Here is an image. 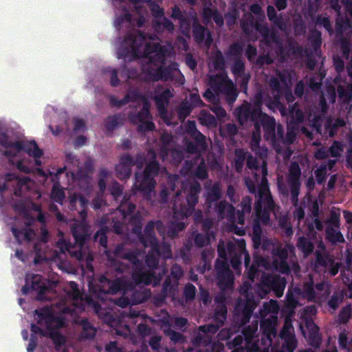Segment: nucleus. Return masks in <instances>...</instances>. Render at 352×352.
<instances>
[{"mask_svg":"<svg viewBox=\"0 0 352 352\" xmlns=\"http://www.w3.org/2000/svg\"><path fill=\"white\" fill-rule=\"evenodd\" d=\"M34 318L38 326L32 325L33 335L27 348L28 352H32L34 350L36 346L34 338L37 336H50L58 345L63 343L64 338L60 335L58 329L64 325V318L52 316L48 309H43L39 312L36 311Z\"/></svg>","mask_w":352,"mask_h":352,"instance_id":"nucleus-1","label":"nucleus"},{"mask_svg":"<svg viewBox=\"0 0 352 352\" xmlns=\"http://www.w3.org/2000/svg\"><path fill=\"white\" fill-rule=\"evenodd\" d=\"M0 145L3 148L5 155L13 164H16L17 168L21 171L28 173L31 171L32 163L22 160L23 153L38 158L41 155V151L38 149L34 142H29L21 144L20 142L12 143L8 141L6 135H0ZM36 164H38L37 159H35Z\"/></svg>","mask_w":352,"mask_h":352,"instance_id":"nucleus-2","label":"nucleus"},{"mask_svg":"<svg viewBox=\"0 0 352 352\" xmlns=\"http://www.w3.org/2000/svg\"><path fill=\"white\" fill-rule=\"evenodd\" d=\"M250 9L252 13L244 14L241 20V25L243 31L248 36L255 32L266 37L269 34V29L266 24L263 23L265 16L261 7L255 3L252 4Z\"/></svg>","mask_w":352,"mask_h":352,"instance_id":"nucleus-3","label":"nucleus"},{"mask_svg":"<svg viewBox=\"0 0 352 352\" xmlns=\"http://www.w3.org/2000/svg\"><path fill=\"white\" fill-rule=\"evenodd\" d=\"M158 166L155 162H152L146 168L143 175H137L135 186L141 191L151 192L155 188L153 176L156 174Z\"/></svg>","mask_w":352,"mask_h":352,"instance_id":"nucleus-4","label":"nucleus"},{"mask_svg":"<svg viewBox=\"0 0 352 352\" xmlns=\"http://www.w3.org/2000/svg\"><path fill=\"white\" fill-rule=\"evenodd\" d=\"M247 164L248 166L250 169H254L256 170L255 182L257 184H258V181L256 177L257 173L261 172L263 174V177L260 182V186L258 188V194L261 200L265 198V199L267 200V201H270V199L268 195L267 181L265 177V176L267 175L266 164L263 162L261 167H258L256 160L252 157H248Z\"/></svg>","mask_w":352,"mask_h":352,"instance_id":"nucleus-5","label":"nucleus"},{"mask_svg":"<svg viewBox=\"0 0 352 352\" xmlns=\"http://www.w3.org/2000/svg\"><path fill=\"white\" fill-rule=\"evenodd\" d=\"M145 23V18L143 15H140L139 19L135 22L132 18L128 10L126 9L123 10L122 13L118 15V13L116 14V19L114 21V26L115 28L120 30L123 28H133L135 26V23L138 27H142Z\"/></svg>","mask_w":352,"mask_h":352,"instance_id":"nucleus-6","label":"nucleus"},{"mask_svg":"<svg viewBox=\"0 0 352 352\" xmlns=\"http://www.w3.org/2000/svg\"><path fill=\"white\" fill-rule=\"evenodd\" d=\"M210 84L212 87H217L220 91H225L234 97L236 96L234 84L227 78V76L221 71L216 76H210Z\"/></svg>","mask_w":352,"mask_h":352,"instance_id":"nucleus-7","label":"nucleus"},{"mask_svg":"<svg viewBox=\"0 0 352 352\" xmlns=\"http://www.w3.org/2000/svg\"><path fill=\"white\" fill-rule=\"evenodd\" d=\"M196 21L197 19L195 18L193 34L196 41L198 44H212V39L210 31L196 23Z\"/></svg>","mask_w":352,"mask_h":352,"instance_id":"nucleus-8","label":"nucleus"},{"mask_svg":"<svg viewBox=\"0 0 352 352\" xmlns=\"http://www.w3.org/2000/svg\"><path fill=\"white\" fill-rule=\"evenodd\" d=\"M338 343L340 349L350 352L352 349V336H349L346 331L340 333Z\"/></svg>","mask_w":352,"mask_h":352,"instance_id":"nucleus-9","label":"nucleus"},{"mask_svg":"<svg viewBox=\"0 0 352 352\" xmlns=\"http://www.w3.org/2000/svg\"><path fill=\"white\" fill-rule=\"evenodd\" d=\"M153 23L155 29L157 31L166 30L168 32H172L174 30V25L173 23L165 17L154 20Z\"/></svg>","mask_w":352,"mask_h":352,"instance_id":"nucleus-10","label":"nucleus"},{"mask_svg":"<svg viewBox=\"0 0 352 352\" xmlns=\"http://www.w3.org/2000/svg\"><path fill=\"white\" fill-rule=\"evenodd\" d=\"M338 94L340 100L346 104V108H347L348 106L351 107L350 102L352 96V87L347 85L344 89L342 87H340Z\"/></svg>","mask_w":352,"mask_h":352,"instance_id":"nucleus-11","label":"nucleus"},{"mask_svg":"<svg viewBox=\"0 0 352 352\" xmlns=\"http://www.w3.org/2000/svg\"><path fill=\"white\" fill-rule=\"evenodd\" d=\"M199 190H200L199 185L197 184H195L193 186V187L192 188L191 193L189 195V197L187 198V201H188V203L190 208V210H188L187 211L182 210V214L184 216L188 215L190 214V212H191L192 207L197 202V196L196 195L199 192Z\"/></svg>","mask_w":352,"mask_h":352,"instance_id":"nucleus-12","label":"nucleus"},{"mask_svg":"<svg viewBox=\"0 0 352 352\" xmlns=\"http://www.w3.org/2000/svg\"><path fill=\"white\" fill-rule=\"evenodd\" d=\"M300 175V170L297 164L294 163L291 165L289 168V182L294 186H298V179Z\"/></svg>","mask_w":352,"mask_h":352,"instance_id":"nucleus-13","label":"nucleus"},{"mask_svg":"<svg viewBox=\"0 0 352 352\" xmlns=\"http://www.w3.org/2000/svg\"><path fill=\"white\" fill-rule=\"evenodd\" d=\"M12 232L19 243H21L24 241H29L34 235V232L30 228L25 229L23 232H16V230L13 228Z\"/></svg>","mask_w":352,"mask_h":352,"instance_id":"nucleus-14","label":"nucleus"},{"mask_svg":"<svg viewBox=\"0 0 352 352\" xmlns=\"http://www.w3.org/2000/svg\"><path fill=\"white\" fill-rule=\"evenodd\" d=\"M122 44H151L149 41H146V36L142 33H139L138 36H133L130 35L129 38L125 40ZM153 44H158L154 43Z\"/></svg>","mask_w":352,"mask_h":352,"instance_id":"nucleus-15","label":"nucleus"},{"mask_svg":"<svg viewBox=\"0 0 352 352\" xmlns=\"http://www.w3.org/2000/svg\"><path fill=\"white\" fill-rule=\"evenodd\" d=\"M171 96V93L169 90H165L164 92L156 96V102L160 112L162 113L165 104L167 103L168 99Z\"/></svg>","mask_w":352,"mask_h":352,"instance_id":"nucleus-16","label":"nucleus"},{"mask_svg":"<svg viewBox=\"0 0 352 352\" xmlns=\"http://www.w3.org/2000/svg\"><path fill=\"white\" fill-rule=\"evenodd\" d=\"M69 287V296L72 299L75 306L76 307V305L77 303H78V301L82 300L80 293L78 289L77 285L75 283L70 282Z\"/></svg>","mask_w":352,"mask_h":352,"instance_id":"nucleus-17","label":"nucleus"},{"mask_svg":"<svg viewBox=\"0 0 352 352\" xmlns=\"http://www.w3.org/2000/svg\"><path fill=\"white\" fill-rule=\"evenodd\" d=\"M267 12L270 21H271L274 25H276L280 29H283V25L280 22V19L276 16V12L274 8L272 6H268Z\"/></svg>","mask_w":352,"mask_h":352,"instance_id":"nucleus-18","label":"nucleus"},{"mask_svg":"<svg viewBox=\"0 0 352 352\" xmlns=\"http://www.w3.org/2000/svg\"><path fill=\"white\" fill-rule=\"evenodd\" d=\"M329 239L333 242H342L344 240L343 236L339 231L329 229L327 232Z\"/></svg>","mask_w":352,"mask_h":352,"instance_id":"nucleus-19","label":"nucleus"},{"mask_svg":"<svg viewBox=\"0 0 352 352\" xmlns=\"http://www.w3.org/2000/svg\"><path fill=\"white\" fill-rule=\"evenodd\" d=\"M52 196L54 201L62 203L65 195L63 190L58 185H55L52 190Z\"/></svg>","mask_w":352,"mask_h":352,"instance_id":"nucleus-20","label":"nucleus"},{"mask_svg":"<svg viewBox=\"0 0 352 352\" xmlns=\"http://www.w3.org/2000/svg\"><path fill=\"white\" fill-rule=\"evenodd\" d=\"M316 23L318 25L323 26L330 34H332L333 28L329 18L320 16L317 19Z\"/></svg>","mask_w":352,"mask_h":352,"instance_id":"nucleus-21","label":"nucleus"},{"mask_svg":"<svg viewBox=\"0 0 352 352\" xmlns=\"http://www.w3.org/2000/svg\"><path fill=\"white\" fill-rule=\"evenodd\" d=\"M293 336V328L289 322H286L281 332V337L285 339L292 340Z\"/></svg>","mask_w":352,"mask_h":352,"instance_id":"nucleus-22","label":"nucleus"},{"mask_svg":"<svg viewBox=\"0 0 352 352\" xmlns=\"http://www.w3.org/2000/svg\"><path fill=\"white\" fill-rule=\"evenodd\" d=\"M298 245L305 254H309L313 250L312 244L305 238L299 239Z\"/></svg>","mask_w":352,"mask_h":352,"instance_id":"nucleus-23","label":"nucleus"},{"mask_svg":"<svg viewBox=\"0 0 352 352\" xmlns=\"http://www.w3.org/2000/svg\"><path fill=\"white\" fill-rule=\"evenodd\" d=\"M116 170L122 178L128 177L130 175V170L126 164H119L116 167Z\"/></svg>","mask_w":352,"mask_h":352,"instance_id":"nucleus-24","label":"nucleus"},{"mask_svg":"<svg viewBox=\"0 0 352 352\" xmlns=\"http://www.w3.org/2000/svg\"><path fill=\"white\" fill-rule=\"evenodd\" d=\"M239 12L236 10H232L231 12L226 14V19L227 20V23L228 25H232L234 24L236 21V19L239 17Z\"/></svg>","mask_w":352,"mask_h":352,"instance_id":"nucleus-25","label":"nucleus"},{"mask_svg":"<svg viewBox=\"0 0 352 352\" xmlns=\"http://www.w3.org/2000/svg\"><path fill=\"white\" fill-rule=\"evenodd\" d=\"M343 151L342 144L338 142H335L329 149V153L333 157L340 156Z\"/></svg>","mask_w":352,"mask_h":352,"instance_id":"nucleus-26","label":"nucleus"},{"mask_svg":"<svg viewBox=\"0 0 352 352\" xmlns=\"http://www.w3.org/2000/svg\"><path fill=\"white\" fill-rule=\"evenodd\" d=\"M313 283H311V285L306 284L304 287V295L306 296V298L308 300H315L316 296L314 295L313 291L314 288L312 286Z\"/></svg>","mask_w":352,"mask_h":352,"instance_id":"nucleus-27","label":"nucleus"},{"mask_svg":"<svg viewBox=\"0 0 352 352\" xmlns=\"http://www.w3.org/2000/svg\"><path fill=\"white\" fill-rule=\"evenodd\" d=\"M151 11L155 17L154 20L164 17V10L158 5H153Z\"/></svg>","mask_w":352,"mask_h":352,"instance_id":"nucleus-28","label":"nucleus"},{"mask_svg":"<svg viewBox=\"0 0 352 352\" xmlns=\"http://www.w3.org/2000/svg\"><path fill=\"white\" fill-rule=\"evenodd\" d=\"M180 28L182 32L184 34H187L189 33L190 30V23L188 21H187L184 17L183 19H180L179 21Z\"/></svg>","mask_w":352,"mask_h":352,"instance_id":"nucleus-29","label":"nucleus"},{"mask_svg":"<svg viewBox=\"0 0 352 352\" xmlns=\"http://www.w3.org/2000/svg\"><path fill=\"white\" fill-rule=\"evenodd\" d=\"M342 297L341 296H333L329 302V305L333 310H335L342 302Z\"/></svg>","mask_w":352,"mask_h":352,"instance_id":"nucleus-30","label":"nucleus"},{"mask_svg":"<svg viewBox=\"0 0 352 352\" xmlns=\"http://www.w3.org/2000/svg\"><path fill=\"white\" fill-rule=\"evenodd\" d=\"M216 11L217 10H212L208 7L204 8L203 10V16H204L205 21L206 22H208L209 21H210L212 19Z\"/></svg>","mask_w":352,"mask_h":352,"instance_id":"nucleus-31","label":"nucleus"},{"mask_svg":"<svg viewBox=\"0 0 352 352\" xmlns=\"http://www.w3.org/2000/svg\"><path fill=\"white\" fill-rule=\"evenodd\" d=\"M338 3L340 2L344 6L346 11L352 17V0H336Z\"/></svg>","mask_w":352,"mask_h":352,"instance_id":"nucleus-32","label":"nucleus"},{"mask_svg":"<svg viewBox=\"0 0 352 352\" xmlns=\"http://www.w3.org/2000/svg\"><path fill=\"white\" fill-rule=\"evenodd\" d=\"M79 202L81 207L84 208L88 203V201L85 199L80 197L74 196L71 199V203L75 204L76 202Z\"/></svg>","mask_w":352,"mask_h":352,"instance_id":"nucleus-33","label":"nucleus"},{"mask_svg":"<svg viewBox=\"0 0 352 352\" xmlns=\"http://www.w3.org/2000/svg\"><path fill=\"white\" fill-rule=\"evenodd\" d=\"M195 294V287L193 285H188L185 289V295L187 298H192Z\"/></svg>","mask_w":352,"mask_h":352,"instance_id":"nucleus-34","label":"nucleus"},{"mask_svg":"<svg viewBox=\"0 0 352 352\" xmlns=\"http://www.w3.org/2000/svg\"><path fill=\"white\" fill-rule=\"evenodd\" d=\"M212 19L219 26H221L223 25V18L222 15L220 13H219L217 11L215 12Z\"/></svg>","mask_w":352,"mask_h":352,"instance_id":"nucleus-35","label":"nucleus"},{"mask_svg":"<svg viewBox=\"0 0 352 352\" xmlns=\"http://www.w3.org/2000/svg\"><path fill=\"white\" fill-rule=\"evenodd\" d=\"M220 212L222 214H225L226 212L229 213L230 214H232L234 212V208L230 205H225L223 206H220Z\"/></svg>","mask_w":352,"mask_h":352,"instance_id":"nucleus-36","label":"nucleus"},{"mask_svg":"<svg viewBox=\"0 0 352 352\" xmlns=\"http://www.w3.org/2000/svg\"><path fill=\"white\" fill-rule=\"evenodd\" d=\"M33 279H34V280H33L32 286H31L32 289L36 290V289L43 287V285H40L38 283L40 281V277L38 276H34L33 277Z\"/></svg>","mask_w":352,"mask_h":352,"instance_id":"nucleus-37","label":"nucleus"},{"mask_svg":"<svg viewBox=\"0 0 352 352\" xmlns=\"http://www.w3.org/2000/svg\"><path fill=\"white\" fill-rule=\"evenodd\" d=\"M186 63L187 65L192 69H195L196 63L194 58L191 56H187L186 58Z\"/></svg>","mask_w":352,"mask_h":352,"instance_id":"nucleus-38","label":"nucleus"},{"mask_svg":"<svg viewBox=\"0 0 352 352\" xmlns=\"http://www.w3.org/2000/svg\"><path fill=\"white\" fill-rule=\"evenodd\" d=\"M171 16L172 18H174V19H179L180 20V19H183L184 17L182 16V14H181V11L180 10L177 8V7H175L173 10H172V14H171Z\"/></svg>","mask_w":352,"mask_h":352,"instance_id":"nucleus-39","label":"nucleus"},{"mask_svg":"<svg viewBox=\"0 0 352 352\" xmlns=\"http://www.w3.org/2000/svg\"><path fill=\"white\" fill-rule=\"evenodd\" d=\"M276 6L279 10H284L287 7V0H276Z\"/></svg>","mask_w":352,"mask_h":352,"instance_id":"nucleus-40","label":"nucleus"},{"mask_svg":"<svg viewBox=\"0 0 352 352\" xmlns=\"http://www.w3.org/2000/svg\"><path fill=\"white\" fill-rule=\"evenodd\" d=\"M187 320L182 318H177L175 321L176 327L182 328L186 324Z\"/></svg>","mask_w":352,"mask_h":352,"instance_id":"nucleus-41","label":"nucleus"},{"mask_svg":"<svg viewBox=\"0 0 352 352\" xmlns=\"http://www.w3.org/2000/svg\"><path fill=\"white\" fill-rule=\"evenodd\" d=\"M309 327L314 331V340H316V345H318L320 340V337L317 334H315L316 333L318 332V327L314 324H310Z\"/></svg>","mask_w":352,"mask_h":352,"instance_id":"nucleus-42","label":"nucleus"},{"mask_svg":"<svg viewBox=\"0 0 352 352\" xmlns=\"http://www.w3.org/2000/svg\"><path fill=\"white\" fill-rule=\"evenodd\" d=\"M256 208V214H257L258 219L259 221H262L263 222H267L269 219L268 215L265 217V218L263 220L261 219V217H260V208H261L260 201L257 203Z\"/></svg>","mask_w":352,"mask_h":352,"instance_id":"nucleus-43","label":"nucleus"},{"mask_svg":"<svg viewBox=\"0 0 352 352\" xmlns=\"http://www.w3.org/2000/svg\"><path fill=\"white\" fill-rule=\"evenodd\" d=\"M246 185L248 187L249 190L251 192H256V185L254 183H253L252 181L249 180L248 179H246L245 180Z\"/></svg>","mask_w":352,"mask_h":352,"instance_id":"nucleus-44","label":"nucleus"},{"mask_svg":"<svg viewBox=\"0 0 352 352\" xmlns=\"http://www.w3.org/2000/svg\"><path fill=\"white\" fill-rule=\"evenodd\" d=\"M316 289L317 291H322V290H324V292L325 294H328L329 293V290H328V285L326 284V283H322V284H320V285H318L316 286Z\"/></svg>","mask_w":352,"mask_h":352,"instance_id":"nucleus-45","label":"nucleus"},{"mask_svg":"<svg viewBox=\"0 0 352 352\" xmlns=\"http://www.w3.org/2000/svg\"><path fill=\"white\" fill-rule=\"evenodd\" d=\"M197 177L200 179H204L206 177V171L204 168L200 167L197 174Z\"/></svg>","mask_w":352,"mask_h":352,"instance_id":"nucleus-46","label":"nucleus"},{"mask_svg":"<svg viewBox=\"0 0 352 352\" xmlns=\"http://www.w3.org/2000/svg\"><path fill=\"white\" fill-rule=\"evenodd\" d=\"M315 156L318 159H322V158L327 157V154L326 153L325 151H324L322 150H319L318 151H317L316 153Z\"/></svg>","mask_w":352,"mask_h":352,"instance_id":"nucleus-47","label":"nucleus"},{"mask_svg":"<svg viewBox=\"0 0 352 352\" xmlns=\"http://www.w3.org/2000/svg\"><path fill=\"white\" fill-rule=\"evenodd\" d=\"M294 216L298 219H302L304 217V212L301 208H298L294 212Z\"/></svg>","mask_w":352,"mask_h":352,"instance_id":"nucleus-48","label":"nucleus"},{"mask_svg":"<svg viewBox=\"0 0 352 352\" xmlns=\"http://www.w3.org/2000/svg\"><path fill=\"white\" fill-rule=\"evenodd\" d=\"M204 97L208 98V100L212 101L214 99V95L211 90H207L204 94Z\"/></svg>","mask_w":352,"mask_h":352,"instance_id":"nucleus-49","label":"nucleus"},{"mask_svg":"<svg viewBox=\"0 0 352 352\" xmlns=\"http://www.w3.org/2000/svg\"><path fill=\"white\" fill-rule=\"evenodd\" d=\"M260 140V135L254 133L252 138V146H256L258 144Z\"/></svg>","mask_w":352,"mask_h":352,"instance_id":"nucleus-50","label":"nucleus"},{"mask_svg":"<svg viewBox=\"0 0 352 352\" xmlns=\"http://www.w3.org/2000/svg\"><path fill=\"white\" fill-rule=\"evenodd\" d=\"M160 341L159 338H153L151 339L150 344L153 346V349H157L158 346V342Z\"/></svg>","mask_w":352,"mask_h":352,"instance_id":"nucleus-51","label":"nucleus"},{"mask_svg":"<svg viewBox=\"0 0 352 352\" xmlns=\"http://www.w3.org/2000/svg\"><path fill=\"white\" fill-rule=\"evenodd\" d=\"M239 265H240V259L239 258L236 257L235 258H234L232 261V265L233 268H234L235 270L238 269Z\"/></svg>","mask_w":352,"mask_h":352,"instance_id":"nucleus-52","label":"nucleus"},{"mask_svg":"<svg viewBox=\"0 0 352 352\" xmlns=\"http://www.w3.org/2000/svg\"><path fill=\"white\" fill-rule=\"evenodd\" d=\"M243 65L242 63L239 62L236 64L235 67L233 68V72L236 73V72H239L243 69Z\"/></svg>","mask_w":352,"mask_h":352,"instance_id":"nucleus-53","label":"nucleus"},{"mask_svg":"<svg viewBox=\"0 0 352 352\" xmlns=\"http://www.w3.org/2000/svg\"><path fill=\"white\" fill-rule=\"evenodd\" d=\"M168 335L170 336L171 340L175 341L178 340L180 338V335L175 332L168 333Z\"/></svg>","mask_w":352,"mask_h":352,"instance_id":"nucleus-54","label":"nucleus"},{"mask_svg":"<svg viewBox=\"0 0 352 352\" xmlns=\"http://www.w3.org/2000/svg\"><path fill=\"white\" fill-rule=\"evenodd\" d=\"M334 64L338 72H340L344 67V64L341 61L335 60Z\"/></svg>","mask_w":352,"mask_h":352,"instance_id":"nucleus-55","label":"nucleus"},{"mask_svg":"<svg viewBox=\"0 0 352 352\" xmlns=\"http://www.w3.org/2000/svg\"><path fill=\"white\" fill-rule=\"evenodd\" d=\"M111 75H112V78L111 80V84L115 86L117 85L116 73L115 70L111 71Z\"/></svg>","mask_w":352,"mask_h":352,"instance_id":"nucleus-56","label":"nucleus"},{"mask_svg":"<svg viewBox=\"0 0 352 352\" xmlns=\"http://www.w3.org/2000/svg\"><path fill=\"white\" fill-rule=\"evenodd\" d=\"M140 47H144V50L145 51H149L153 48H155V50L157 49V47H160V45H139Z\"/></svg>","mask_w":352,"mask_h":352,"instance_id":"nucleus-57","label":"nucleus"},{"mask_svg":"<svg viewBox=\"0 0 352 352\" xmlns=\"http://www.w3.org/2000/svg\"><path fill=\"white\" fill-rule=\"evenodd\" d=\"M344 217L347 222H352V213L345 212Z\"/></svg>","mask_w":352,"mask_h":352,"instance_id":"nucleus-58","label":"nucleus"},{"mask_svg":"<svg viewBox=\"0 0 352 352\" xmlns=\"http://www.w3.org/2000/svg\"><path fill=\"white\" fill-rule=\"evenodd\" d=\"M225 274H226L227 277H228V281L229 283H232V277L230 274V272L228 269H226V272H225Z\"/></svg>","mask_w":352,"mask_h":352,"instance_id":"nucleus-59","label":"nucleus"},{"mask_svg":"<svg viewBox=\"0 0 352 352\" xmlns=\"http://www.w3.org/2000/svg\"><path fill=\"white\" fill-rule=\"evenodd\" d=\"M345 124L344 121L343 120H338L334 124H333V127L334 126H343L344 124Z\"/></svg>","mask_w":352,"mask_h":352,"instance_id":"nucleus-60","label":"nucleus"},{"mask_svg":"<svg viewBox=\"0 0 352 352\" xmlns=\"http://www.w3.org/2000/svg\"><path fill=\"white\" fill-rule=\"evenodd\" d=\"M314 223H315L316 228L318 230H321L322 229V224H321V223L320 222V221L318 219H316L315 221H314Z\"/></svg>","mask_w":352,"mask_h":352,"instance_id":"nucleus-61","label":"nucleus"},{"mask_svg":"<svg viewBox=\"0 0 352 352\" xmlns=\"http://www.w3.org/2000/svg\"><path fill=\"white\" fill-rule=\"evenodd\" d=\"M82 126H84V124L82 120H76V129H80Z\"/></svg>","mask_w":352,"mask_h":352,"instance_id":"nucleus-62","label":"nucleus"},{"mask_svg":"<svg viewBox=\"0 0 352 352\" xmlns=\"http://www.w3.org/2000/svg\"><path fill=\"white\" fill-rule=\"evenodd\" d=\"M169 78H170V76L169 74H162L160 75V76H158L157 78V79H164V80H167Z\"/></svg>","mask_w":352,"mask_h":352,"instance_id":"nucleus-63","label":"nucleus"},{"mask_svg":"<svg viewBox=\"0 0 352 352\" xmlns=\"http://www.w3.org/2000/svg\"><path fill=\"white\" fill-rule=\"evenodd\" d=\"M302 91V86L300 84H299V85H298L297 89L296 90V93L300 96V95H301Z\"/></svg>","mask_w":352,"mask_h":352,"instance_id":"nucleus-64","label":"nucleus"}]
</instances>
